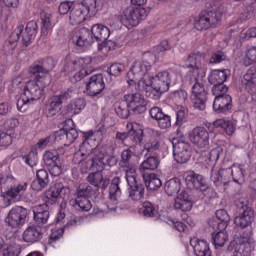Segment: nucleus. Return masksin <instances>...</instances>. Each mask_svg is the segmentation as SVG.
Returning <instances> with one entry per match:
<instances>
[{"instance_id":"69168bd1","label":"nucleus","mask_w":256,"mask_h":256,"mask_svg":"<svg viewBox=\"0 0 256 256\" xmlns=\"http://www.w3.org/2000/svg\"><path fill=\"white\" fill-rule=\"evenodd\" d=\"M49 171L50 174L53 175V177H59L61 173H63V168L61 167V162H56V165H50Z\"/></svg>"},{"instance_id":"f704fd0d","label":"nucleus","mask_w":256,"mask_h":256,"mask_svg":"<svg viewBox=\"0 0 256 256\" xmlns=\"http://www.w3.org/2000/svg\"><path fill=\"white\" fill-rule=\"evenodd\" d=\"M86 17H87V12H85L83 8H73L70 11L71 25H81V23L85 22Z\"/></svg>"},{"instance_id":"58836bf2","label":"nucleus","mask_w":256,"mask_h":256,"mask_svg":"<svg viewBox=\"0 0 256 256\" xmlns=\"http://www.w3.org/2000/svg\"><path fill=\"white\" fill-rule=\"evenodd\" d=\"M70 205L72 207H75L77 209H80V211H91V208L93 207V204L91 203V200L89 198H75L70 200Z\"/></svg>"},{"instance_id":"37998d69","label":"nucleus","mask_w":256,"mask_h":256,"mask_svg":"<svg viewBox=\"0 0 256 256\" xmlns=\"http://www.w3.org/2000/svg\"><path fill=\"white\" fill-rule=\"evenodd\" d=\"M216 219L218 222H220V229H227V225H229V222L231 221V216H229V213H227V210L220 209L217 210L216 213Z\"/></svg>"},{"instance_id":"ddd939ff","label":"nucleus","mask_w":256,"mask_h":256,"mask_svg":"<svg viewBox=\"0 0 256 256\" xmlns=\"http://www.w3.org/2000/svg\"><path fill=\"white\" fill-rule=\"evenodd\" d=\"M70 40L76 47H89L94 43L91 30L85 27L72 30L70 33Z\"/></svg>"},{"instance_id":"8fccbe9b","label":"nucleus","mask_w":256,"mask_h":256,"mask_svg":"<svg viewBox=\"0 0 256 256\" xmlns=\"http://www.w3.org/2000/svg\"><path fill=\"white\" fill-rule=\"evenodd\" d=\"M36 177L38 179V184L40 189H45L47 185H49V172L45 169L38 170L36 173Z\"/></svg>"},{"instance_id":"4468645a","label":"nucleus","mask_w":256,"mask_h":256,"mask_svg":"<svg viewBox=\"0 0 256 256\" xmlns=\"http://www.w3.org/2000/svg\"><path fill=\"white\" fill-rule=\"evenodd\" d=\"M25 219H27V210L23 206H15L9 211L5 221L9 227L17 229L25 225Z\"/></svg>"},{"instance_id":"0e129e2a","label":"nucleus","mask_w":256,"mask_h":256,"mask_svg":"<svg viewBox=\"0 0 256 256\" xmlns=\"http://www.w3.org/2000/svg\"><path fill=\"white\" fill-rule=\"evenodd\" d=\"M149 115L152 119L158 121L160 117H163V115H165V113H163V110L161 108L155 106L150 109Z\"/></svg>"},{"instance_id":"a878e982","label":"nucleus","mask_w":256,"mask_h":256,"mask_svg":"<svg viewBox=\"0 0 256 256\" xmlns=\"http://www.w3.org/2000/svg\"><path fill=\"white\" fill-rule=\"evenodd\" d=\"M134 157L135 152H133V146H130L121 152L119 165L125 169V175H127L129 169H135V166H133Z\"/></svg>"},{"instance_id":"1a4fd4ad","label":"nucleus","mask_w":256,"mask_h":256,"mask_svg":"<svg viewBox=\"0 0 256 256\" xmlns=\"http://www.w3.org/2000/svg\"><path fill=\"white\" fill-rule=\"evenodd\" d=\"M147 19V10L145 8H126L118 15V21L127 29L137 27L141 21Z\"/></svg>"},{"instance_id":"dca6fc26","label":"nucleus","mask_w":256,"mask_h":256,"mask_svg":"<svg viewBox=\"0 0 256 256\" xmlns=\"http://www.w3.org/2000/svg\"><path fill=\"white\" fill-rule=\"evenodd\" d=\"M183 178L185 183L194 189L205 191V193H213V188L207 187V182L205 181L203 175L196 174L193 171H188L184 173Z\"/></svg>"},{"instance_id":"e2e57ef3","label":"nucleus","mask_w":256,"mask_h":256,"mask_svg":"<svg viewBox=\"0 0 256 256\" xmlns=\"http://www.w3.org/2000/svg\"><path fill=\"white\" fill-rule=\"evenodd\" d=\"M165 51H171V45L169 44V41L163 40L156 48L155 53L156 55H161V53H164Z\"/></svg>"},{"instance_id":"f03ea898","label":"nucleus","mask_w":256,"mask_h":256,"mask_svg":"<svg viewBox=\"0 0 256 256\" xmlns=\"http://www.w3.org/2000/svg\"><path fill=\"white\" fill-rule=\"evenodd\" d=\"M117 165V158L115 157V145L107 146L105 152H95V157H91L86 162V169L89 171H95L90 173L87 177L88 183L92 184L98 189H106L109 187L111 180L109 178H103L101 171L105 169V166L113 167Z\"/></svg>"},{"instance_id":"13d9d810","label":"nucleus","mask_w":256,"mask_h":256,"mask_svg":"<svg viewBox=\"0 0 256 256\" xmlns=\"http://www.w3.org/2000/svg\"><path fill=\"white\" fill-rule=\"evenodd\" d=\"M24 163L29 165V167H35L39 158L37 157V150L30 151L27 155L23 156Z\"/></svg>"},{"instance_id":"338daca9","label":"nucleus","mask_w":256,"mask_h":256,"mask_svg":"<svg viewBox=\"0 0 256 256\" xmlns=\"http://www.w3.org/2000/svg\"><path fill=\"white\" fill-rule=\"evenodd\" d=\"M225 59H227V56H225V53L218 51L212 54L210 58V63H222V61H225Z\"/></svg>"},{"instance_id":"412c9836","label":"nucleus","mask_w":256,"mask_h":256,"mask_svg":"<svg viewBox=\"0 0 256 256\" xmlns=\"http://www.w3.org/2000/svg\"><path fill=\"white\" fill-rule=\"evenodd\" d=\"M173 155L175 161L180 164L187 163L191 159V145L187 142H178L174 146Z\"/></svg>"},{"instance_id":"2f4dec72","label":"nucleus","mask_w":256,"mask_h":256,"mask_svg":"<svg viewBox=\"0 0 256 256\" xmlns=\"http://www.w3.org/2000/svg\"><path fill=\"white\" fill-rule=\"evenodd\" d=\"M229 76V70H214L210 73L208 77L209 83L211 85H219L225 83L227 81V77Z\"/></svg>"},{"instance_id":"cd10ccee","label":"nucleus","mask_w":256,"mask_h":256,"mask_svg":"<svg viewBox=\"0 0 256 256\" xmlns=\"http://www.w3.org/2000/svg\"><path fill=\"white\" fill-rule=\"evenodd\" d=\"M193 208V202L189 198L187 191H182L174 201V209H180V211H191Z\"/></svg>"},{"instance_id":"49530a36","label":"nucleus","mask_w":256,"mask_h":256,"mask_svg":"<svg viewBox=\"0 0 256 256\" xmlns=\"http://www.w3.org/2000/svg\"><path fill=\"white\" fill-rule=\"evenodd\" d=\"M253 79H256V68L250 67L243 76L242 83L246 85V89L249 87H255V83H253Z\"/></svg>"},{"instance_id":"c756f323","label":"nucleus","mask_w":256,"mask_h":256,"mask_svg":"<svg viewBox=\"0 0 256 256\" xmlns=\"http://www.w3.org/2000/svg\"><path fill=\"white\" fill-rule=\"evenodd\" d=\"M55 27V22H53V14L43 12L41 14V35L47 37Z\"/></svg>"},{"instance_id":"20e7f679","label":"nucleus","mask_w":256,"mask_h":256,"mask_svg":"<svg viewBox=\"0 0 256 256\" xmlns=\"http://www.w3.org/2000/svg\"><path fill=\"white\" fill-rule=\"evenodd\" d=\"M185 67L188 69V79L190 83H195L192 87V95L194 97H207L209 93L205 86L200 83L207 75V59L205 53L193 52L185 60Z\"/></svg>"},{"instance_id":"72a5a7b5","label":"nucleus","mask_w":256,"mask_h":256,"mask_svg":"<svg viewBox=\"0 0 256 256\" xmlns=\"http://www.w3.org/2000/svg\"><path fill=\"white\" fill-rule=\"evenodd\" d=\"M159 163V158L155 156L148 157L140 165L141 175L143 176V173H147V171H155L159 167Z\"/></svg>"},{"instance_id":"3c124183","label":"nucleus","mask_w":256,"mask_h":256,"mask_svg":"<svg viewBox=\"0 0 256 256\" xmlns=\"http://www.w3.org/2000/svg\"><path fill=\"white\" fill-rule=\"evenodd\" d=\"M227 93H229V87H227V85L214 84L212 88V95H214V97H229Z\"/></svg>"},{"instance_id":"bb28decb","label":"nucleus","mask_w":256,"mask_h":256,"mask_svg":"<svg viewBox=\"0 0 256 256\" xmlns=\"http://www.w3.org/2000/svg\"><path fill=\"white\" fill-rule=\"evenodd\" d=\"M34 213V221L38 223V225H45L47 221H49V204L43 203L37 205L33 208Z\"/></svg>"},{"instance_id":"79ce46f5","label":"nucleus","mask_w":256,"mask_h":256,"mask_svg":"<svg viewBox=\"0 0 256 256\" xmlns=\"http://www.w3.org/2000/svg\"><path fill=\"white\" fill-rule=\"evenodd\" d=\"M43 161L47 167L51 165H56V163H59V153L57 150H48L43 155Z\"/></svg>"},{"instance_id":"39448f33","label":"nucleus","mask_w":256,"mask_h":256,"mask_svg":"<svg viewBox=\"0 0 256 256\" xmlns=\"http://www.w3.org/2000/svg\"><path fill=\"white\" fill-rule=\"evenodd\" d=\"M245 166L239 163H235L231 168H220L217 170L212 168L210 179L212 183L219 189V191H225L229 182L234 181L241 185L245 181Z\"/></svg>"},{"instance_id":"2eb2a0df","label":"nucleus","mask_w":256,"mask_h":256,"mask_svg":"<svg viewBox=\"0 0 256 256\" xmlns=\"http://www.w3.org/2000/svg\"><path fill=\"white\" fill-rule=\"evenodd\" d=\"M90 137H93V132L88 133V136L80 145L79 150L74 153L73 159H72V162L74 163V165H79V163H83V161H85V159L91 157V155H93V153H94V157H95V153H96V155H99V153H97V150H95L93 152L94 148L89 143Z\"/></svg>"},{"instance_id":"774afa93","label":"nucleus","mask_w":256,"mask_h":256,"mask_svg":"<svg viewBox=\"0 0 256 256\" xmlns=\"http://www.w3.org/2000/svg\"><path fill=\"white\" fill-rule=\"evenodd\" d=\"M192 103L195 109H199V111H204L205 109V99L201 97L192 98Z\"/></svg>"},{"instance_id":"a211bd4d","label":"nucleus","mask_w":256,"mask_h":256,"mask_svg":"<svg viewBox=\"0 0 256 256\" xmlns=\"http://www.w3.org/2000/svg\"><path fill=\"white\" fill-rule=\"evenodd\" d=\"M69 192V187H65L61 182L56 183L46 192L45 203L54 205L59 197H65V195H69Z\"/></svg>"},{"instance_id":"864d4df0","label":"nucleus","mask_w":256,"mask_h":256,"mask_svg":"<svg viewBox=\"0 0 256 256\" xmlns=\"http://www.w3.org/2000/svg\"><path fill=\"white\" fill-rule=\"evenodd\" d=\"M35 101V98H29V97H20L17 100V109L21 113H25L27 109H29V105Z\"/></svg>"},{"instance_id":"5fc2aeb1","label":"nucleus","mask_w":256,"mask_h":256,"mask_svg":"<svg viewBox=\"0 0 256 256\" xmlns=\"http://www.w3.org/2000/svg\"><path fill=\"white\" fill-rule=\"evenodd\" d=\"M125 71V64L113 63L107 68V73L112 77H119Z\"/></svg>"},{"instance_id":"bf43d9fd","label":"nucleus","mask_w":256,"mask_h":256,"mask_svg":"<svg viewBox=\"0 0 256 256\" xmlns=\"http://www.w3.org/2000/svg\"><path fill=\"white\" fill-rule=\"evenodd\" d=\"M13 143V134L7 132L0 133V147H9Z\"/></svg>"},{"instance_id":"de8ad7c7","label":"nucleus","mask_w":256,"mask_h":256,"mask_svg":"<svg viewBox=\"0 0 256 256\" xmlns=\"http://www.w3.org/2000/svg\"><path fill=\"white\" fill-rule=\"evenodd\" d=\"M93 194V187L89 184H80L76 191V198L89 199Z\"/></svg>"},{"instance_id":"f3484780","label":"nucleus","mask_w":256,"mask_h":256,"mask_svg":"<svg viewBox=\"0 0 256 256\" xmlns=\"http://www.w3.org/2000/svg\"><path fill=\"white\" fill-rule=\"evenodd\" d=\"M190 141L199 149H203L209 145V131L205 127H196L190 133Z\"/></svg>"},{"instance_id":"ea45409f","label":"nucleus","mask_w":256,"mask_h":256,"mask_svg":"<svg viewBox=\"0 0 256 256\" xmlns=\"http://www.w3.org/2000/svg\"><path fill=\"white\" fill-rule=\"evenodd\" d=\"M58 135L62 137V139H66L68 145H71V143H75L76 139L79 137V132L75 128L63 129L58 132Z\"/></svg>"},{"instance_id":"0eeeda50","label":"nucleus","mask_w":256,"mask_h":256,"mask_svg":"<svg viewBox=\"0 0 256 256\" xmlns=\"http://www.w3.org/2000/svg\"><path fill=\"white\" fill-rule=\"evenodd\" d=\"M27 187H29V183H18L17 179L11 174L4 175L0 173L1 195L5 199L21 201V199H23V194L27 191Z\"/></svg>"},{"instance_id":"aec40b11","label":"nucleus","mask_w":256,"mask_h":256,"mask_svg":"<svg viewBox=\"0 0 256 256\" xmlns=\"http://www.w3.org/2000/svg\"><path fill=\"white\" fill-rule=\"evenodd\" d=\"M87 101L85 98H75L71 103H69L62 111L63 117L65 119H71L75 115H79L83 109H85Z\"/></svg>"},{"instance_id":"7c9ffc66","label":"nucleus","mask_w":256,"mask_h":256,"mask_svg":"<svg viewBox=\"0 0 256 256\" xmlns=\"http://www.w3.org/2000/svg\"><path fill=\"white\" fill-rule=\"evenodd\" d=\"M142 179L145 183V186L150 191H155L156 189H159L163 183L161 182V179L157 177V174L155 173H143Z\"/></svg>"},{"instance_id":"393cba45","label":"nucleus","mask_w":256,"mask_h":256,"mask_svg":"<svg viewBox=\"0 0 256 256\" xmlns=\"http://www.w3.org/2000/svg\"><path fill=\"white\" fill-rule=\"evenodd\" d=\"M43 239V228L39 226H29L23 232L25 243H39Z\"/></svg>"},{"instance_id":"9b49d317","label":"nucleus","mask_w":256,"mask_h":256,"mask_svg":"<svg viewBox=\"0 0 256 256\" xmlns=\"http://www.w3.org/2000/svg\"><path fill=\"white\" fill-rule=\"evenodd\" d=\"M238 216L235 217L234 223L241 227V229H246V227H251L253 221H255V211L247 202H240L238 204Z\"/></svg>"},{"instance_id":"680f3d73","label":"nucleus","mask_w":256,"mask_h":256,"mask_svg":"<svg viewBox=\"0 0 256 256\" xmlns=\"http://www.w3.org/2000/svg\"><path fill=\"white\" fill-rule=\"evenodd\" d=\"M63 233H64L63 228L52 230L48 244L53 245L55 241H58V239H61L63 237Z\"/></svg>"},{"instance_id":"a18cd8bd","label":"nucleus","mask_w":256,"mask_h":256,"mask_svg":"<svg viewBox=\"0 0 256 256\" xmlns=\"http://www.w3.org/2000/svg\"><path fill=\"white\" fill-rule=\"evenodd\" d=\"M116 115L121 119H127L129 117L130 109L127 107V101L124 99L121 102L115 104Z\"/></svg>"},{"instance_id":"473e14b6","label":"nucleus","mask_w":256,"mask_h":256,"mask_svg":"<svg viewBox=\"0 0 256 256\" xmlns=\"http://www.w3.org/2000/svg\"><path fill=\"white\" fill-rule=\"evenodd\" d=\"M215 129H221L226 135H233L235 133V125L231 120H225L223 118L217 119L213 123Z\"/></svg>"},{"instance_id":"09e8293b","label":"nucleus","mask_w":256,"mask_h":256,"mask_svg":"<svg viewBox=\"0 0 256 256\" xmlns=\"http://www.w3.org/2000/svg\"><path fill=\"white\" fill-rule=\"evenodd\" d=\"M161 148V142H159V138L157 137H151L145 144H144V150L147 151V153H155L156 151H159Z\"/></svg>"},{"instance_id":"052dcab7","label":"nucleus","mask_w":256,"mask_h":256,"mask_svg":"<svg viewBox=\"0 0 256 256\" xmlns=\"http://www.w3.org/2000/svg\"><path fill=\"white\" fill-rule=\"evenodd\" d=\"M157 121L160 129H169L171 127V116L167 114H163Z\"/></svg>"},{"instance_id":"f257e3e1","label":"nucleus","mask_w":256,"mask_h":256,"mask_svg":"<svg viewBox=\"0 0 256 256\" xmlns=\"http://www.w3.org/2000/svg\"><path fill=\"white\" fill-rule=\"evenodd\" d=\"M151 63L147 61H136L127 73V93L124 97H137V93H131L133 88L142 91L145 97H161L163 93L169 91L171 76L168 71H160L155 76L149 74ZM140 94V97H143Z\"/></svg>"},{"instance_id":"4d7b16f0","label":"nucleus","mask_w":256,"mask_h":256,"mask_svg":"<svg viewBox=\"0 0 256 256\" xmlns=\"http://www.w3.org/2000/svg\"><path fill=\"white\" fill-rule=\"evenodd\" d=\"M82 7H85L88 15H97V0H83Z\"/></svg>"},{"instance_id":"a19ab883","label":"nucleus","mask_w":256,"mask_h":256,"mask_svg":"<svg viewBox=\"0 0 256 256\" xmlns=\"http://www.w3.org/2000/svg\"><path fill=\"white\" fill-rule=\"evenodd\" d=\"M229 239V234L225 230H219L217 233L212 234V241L214 247H223Z\"/></svg>"},{"instance_id":"603ef678","label":"nucleus","mask_w":256,"mask_h":256,"mask_svg":"<svg viewBox=\"0 0 256 256\" xmlns=\"http://www.w3.org/2000/svg\"><path fill=\"white\" fill-rule=\"evenodd\" d=\"M221 153V148H214L212 149L206 158V163L210 165V167H215L217 161H219V155Z\"/></svg>"},{"instance_id":"6e6d98bb","label":"nucleus","mask_w":256,"mask_h":256,"mask_svg":"<svg viewBox=\"0 0 256 256\" xmlns=\"http://www.w3.org/2000/svg\"><path fill=\"white\" fill-rule=\"evenodd\" d=\"M139 211L144 217H155V206L149 201L143 202Z\"/></svg>"},{"instance_id":"6e6552de","label":"nucleus","mask_w":256,"mask_h":256,"mask_svg":"<svg viewBox=\"0 0 256 256\" xmlns=\"http://www.w3.org/2000/svg\"><path fill=\"white\" fill-rule=\"evenodd\" d=\"M223 17V12L220 10L202 11L194 19V28L196 31H207L217 27Z\"/></svg>"},{"instance_id":"5701e85b","label":"nucleus","mask_w":256,"mask_h":256,"mask_svg":"<svg viewBox=\"0 0 256 256\" xmlns=\"http://www.w3.org/2000/svg\"><path fill=\"white\" fill-rule=\"evenodd\" d=\"M190 245L196 256H211L212 251L209 247V242L198 239L197 237L190 239Z\"/></svg>"},{"instance_id":"6ab92c4d","label":"nucleus","mask_w":256,"mask_h":256,"mask_svg":"<svg viewBox=\"0 0 256 256\" xmlns=\"http://www.w3.org/2000/svg\"><path fill=\"white\" fill-rule=\"evenodd\" d=\"M104 89L105 81L103 80V74H96L92 76L86 85V91L90 97H97V95L103 93Z\"/></svg>"},{"instance_id":"e433bc0d","label":"nucleus","mask_w":256,"mask_h":256,"mask_svg":"<svg viewBox=\"0 0 256 256\" xmlns=\"http://www.w3.org/2000/svg\"><path fill=\"white\" fill-rule=\"evenodd\" d=\"M164 190H165V193L169 195V197L173 195H177V193L181 191V181H179L178 178H172L168 180L165 183Z\"/></svg>"},{"instance_id":"4c0bfd02","label":"nucleus","mask_w":256,"mask_h":256,"mask_svg":"<svg viewBox=\"0 0 256 256\" xmlns=\"http://www.w3.org/2000/svg\"><path fill=\"white\" fill-rule=\"evenodd\" d=\"M242 63L245 67L255 65L256 63V46H248L244 52Z\"/></svg>"},{"instance_id":"9d476101","label":"nucleus","mask_w":256,"mask_h":256,"mask_svg":"<svg viewBox=\"0 0 256 256\" xmlns=\"http://www.w3.org/2000/svg\"><path fill=\"white\" fill-rule=\"evenodd\" d=\"M125 179L128 184V193L132 201H141L145 197V185L137 175V168H130L126 171Z\"/></svg>"},{"instance_id":"c03bdc74","label":"nucleus","mask_w":256,"mask_h":256,"mask_svg":"<svg viewBox=\"0 0 256 256\" xmlns=\"http://www.w3.org/2000/svg\"><path fill=\"white\" fill-rule=\"evenodd\" d=\"M62 107H63V98H61V97L55 98L54 100H52L50 102L47 116L55 117V114L59 113V111H61Z\"/></svg>"},{"instance_id":"f8f14e48","label":"nucleus","mask_w":256,"mask_h":256,"mask_svg":"<svg viewBox=\"0 0 256 256\" xmlns=\"http://www.w3.org/2000/svg\"><path fill=\"white\" fill-rule=\"evenodd\" d=\"M127 130H128V134L125 132H118L116 134V139H119V141H122V143H124V141H127V139H132V141H134V143H141V141H143V126H141V124L137 123V122H128L127 123Z\"/></svg>"},{"instance_id":"c9c22d12","label":"nucleus","mask_w":256,"mask_h":256,"mask_svg":"<svg viewBox=\"0 0 256 256\" xmlns=\"http://www.w3.org/2000/svg\"><path fill=\"white\" fill-rule=\"evenodd\" d=\"M121 183L120 177H114L111 181L109 187V199L110 201H117L121 197V188L119 187Z\"/></svg>"},{"instance_id":"b1692460","label":"nucleus","mask_w":256,"mask_h":256,"mask_svg":"<svg viewBox=\"0 0 256 256\" xmlns=\"http://www.w3.org/2000/svg\"><path fill=\"white\" fill-rule=\"evenodd\" d=\"M233 108V98L231 97H215L213 102V110L215 113L226 115Z\"/></svg>"},{"instance_id":"4be33fe9","label":"nucleus","mask_w":256,"mask_h":256,"mask_svg":"<svg viewBox=\"0 0 256 256\" xmlns=\"http://www.w3.org/2000/svg\"><path fill=\"white\" fill-rule=\"evenodd\" d=\"M127 103V107L135 115H141L147 111V99L144 97H128L124 98Z\"/></svg>"},{"instance_id":"7ed1b4c3","label":"nucleus","mask_w":256,"mask_h":256,"mask_svg":"<svg viewBox=\"0 0 256 256\" xmlns=\"http://www.w3.org/2000/svg\"><path fill=\"white\" fill-rule=\"evenodd\" d=\"M55 65V59L53 58H44L34 61L28 68V73L34 75V79L26 83L23 95L25 97H37L41 95V91L47 86V81L51 79L49 72L53 71Z\"/></svg>"},{"instance_id":"c85d7f7f","label":"nucleus","mask_w":256,"mask_h":256,"mask_svg":"<svg viewBox=\"0 0 256 256\" xmlns=\"http://www.w3.org/2000/svg\"><path fill=\"white\" fill-rule=\"evenodd\" d=\"M90 33L93 37V41H107L109 35H111L109 28L102 24L93 25Z\"/></svg>"},{"instance_id":"423d86ee","label":"nucleus","mask_w":256,"mask_h":256,"mask_svg":"<svg viewBox=\"0 0 256 256\" xmlns=\"http://www.w3.org/2000/svg\"><path fill=\"white\" fill-rule=\"evenodd\" d=\"M25 29V32H23ZM39 31V25H37L36 21H30L23 26L22 24H19L17 28L12 32L10 35V40L5 42L4 49L7 51V53H13L15 51V48L17 47V41L21 39L22 35V43L25 45V47H29L31 45V41L35 39L37 36V32Z\"/></svg>"}]
</instances>
